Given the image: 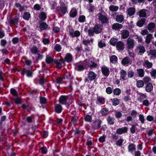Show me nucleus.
I'll list each match as a JSON object with an SVG mask.
<instances>
[{"mask_svg": "<svg viewBox=\"0 0 156 156\" xmlns=\"http://www.w3.org/2000/svg\"><path fill=\"white\" fill-rule=\"evenodd\" d=\"M116 48L118 51H122L124 49V44L121 41L117 42L116 44Z\"/></svg>", "mask_w": 156, "mask_h": 156, "instance_id": "18", "label": "nucleus"}, {"mask_svg": "<svg viewBox=\"0 0 156 156\" xmlns=\"http://www.w3.org/2000/svg\"><path fill=\"white\" fill-rule=\"evenodd\" d=\"M38 55V56L36 57H33L32 59L34 60H35L36 62H37L38 63V62L39 61L41 60L43 58V56L39 53H37V54Z\"/></svg>", "mask_w": 156, "mask_h": 156, "instance_id": "44", "label": "nucleus"}, {"mask_svg": "<svg viewBox=\"0 0 156 156\" xmlns=\"http://www.w3.org/2000/svg\"><path fill=\"white\" fill-rule=\"evenodd\" d=\"M153 87L152 84L148 83L146 84L145 87V91L148 93L151 92L153 90Z\"/></svg>", "mask_w": 156, "mask_h": 156, "instance_id": "24", "label": "nucleus"}, {"mask_svg": "<svg viewBox=\"0 0 156 156\" xmlns=\"http://www.w3.org/2000/svg\"><path fill=\"white\" fill-rule=\"evenodd\" d=\"M137 72L139 77H142L144 76L145 72L143 69L140 68L137 69Z\"/></svg>", "mask_w": 156, "mask_h": 156, "instance_id": "40", "label": "nucleus"}, {"mask_svg": "<svg viewBox=\"0 0 156 156\" xmlns=\"http://www.w3.org/2000/svg\"><path fill=\"white\" fill-rule=\"evenodd\" d=\"M9 22L11 25H18L19 23V18L17 16H16L14 18L10 17Z\"/></svg>", "mask_w": 156, "mask_h": 156, "instance_id": "15", "label": "nucleus"}, {"mask_svg": "<svg viewBox=\"0 0 156 156\" xmlns=\"http://www.w3.org/2000/svg\"><path fill=\"white\" fill-rule=\"evenodd\" d=\"M91 139L92 137L90 136L87 140L86 144L88 147H90L94 144Z\"/></svg>", "mask_w": 156, "mask_h": 156, "instance_id": "52", "label": "nucleus"}, {"mask_svg": "<svg viewBox=\"0 0 156 156\" xmlns=\"http://www.w3.org/2000/svg\"><path fill=\"white\" fill-rule=\"evenodd\" d=\"M7 43V41L6 39H4L1 40L0 41V44L1 46L5 47Z\"/></svg>", "mask_w": 156, "mask_h": 156, "instance_id": "61", "label": "nucleus"}, {"mask_svg": "<svg viewBox=\"0 0 156 156\" xmlns=\"http://www.w3.org/2000/svg\"><path fill=\"white\" fill-rule=\"evenodd\" d=\"M55 60V59H53L51 57L47 55L45 59V62L47 64H54Z\"/></svg>", "mask_w": 156, "mask_h": 156, "instance_id": "23", "label": "nucleus"}, {"mask_svg": "<svg viewBox=\"0 0 156 156\" xmlns=\"http://www.w3.org/2000/svg\"><path fill=\"white\" fill-rule=\"evenodd\" d=\"M144 83L143 81L140 80L136 81V85L137 87H142L144 86Z\"/></svg>", "mask_w": 156, "mask_h": 156, "instance_id": "49", "label": "nucleus"}, {"mask_svg": "<svg viewBox=\"0 0 156 156\" xmlns=\"http://www.w3.org/2000/svg\"><path fill=\"white\" fill-rule=\"evenodd\" d=\"M75 49L77 54L80 53V54L83 50L82 45H81L80 46L77 45L75 48Z\"/></svg>", "mask_w": 156, "mask_h": 156, "instance_id": "54", "label": "nucleus"}, {"mask_svg": "<svg viewBox=\"0 0 156 156\" xmlns=\"http://www.w3.org/2000/svg\"><path fill=\"white\" fill-rule=\"evenodd\" d=\"M40 103L42 105H45L47 104V100L46 98L40 96L39 97Z\"/></svg>", "mask_w": 156, "mask_h": 156, "instance_id": "42", "label": "nucleus"}, {"mask_svg": "<svg viewBox=\"0 0 156 156\" xmlns=\"http://www.w3.org/2000/svg\"><path fill=\"white\" fill-rule=\"evenodd\" d=\"M21 74L23 75H24L25 74L26 75L27 77H32L33 76V73L32 70L30 69L29 68H24L23 69L21 73Z\"/></svg>", "mask_w": 156, "mask_h": 156, "instance_id": "7", "label": "nucleus"}, {"mask_svg": "<svg viewBox=\"0 0 156 156\" xmlns=\"http://www.w3.org/2000/svg\"><path fill=\"white\" fill-rule=\"evenodd\" d=\"M83 64L81 61L74 63V66L75 70L79 72L83 71L85 69V67L82 64Z\"/></svg>", "mask_w": 156, "mask_h": 156, "instance_id": "6", "label": "nucleus"}, {"mask_svg": "<svg viewBox=\"0 0 156 156\" xmlns=\"http://www.w3.org/2000/svg\"><path fill=\"white\" fill-rule=\"evenodd\" d=\"M147 11V9H143L140 10L139 12V16L142 17H146L147 15L146 12Z\"/></svg>", "mask_w": 156, "mask_h": 156, "instance_id": "38", "label": "nucleus"}, {"mask_svg": "<svg viewBox=\"0 0 156 156\" xmlns=\"http://www.w3.org/2000/svg\"><path fill=\"white\" fill-rule=\"evenodd\" d=\"M68 99V96L62 95L59 97L58 101L60 104L62 105H64L67 102V100Z\"/></svg>", "mask_w": 156, "mask_h": 156, "instance_id": "12", "label": "nucleus"}, {"mask_svg": "<svg viewBox=\"0 0 156 156\" xmlns=\"http://www.w3.org/2000/svg\"><path fill=\"white\" fill-rule=\"evenodd\" d=\"M23 17L24 20L28 21L31 17V14L29 12H24L23 14Z\"/></svg>", "mask_w": 156, "mask_h": 156, "instance_id": "34", "label": "nucleus"}, {"mask_svg": "<svg viewBox=\"0 0 156 156\" xmlns=\"http://www.w3.org/2000/svg\"><path fill=\"white\" fill-rule=\"evenodd\" d=\"M115 119L112 117L109 116L107 119L108 123L110 125H113L115 122Z\"/></svg>", "mask_w": 156, "mask_h": 156, "instance_id": "28", "label": "nucleus"}, {"mask_svg": "<svg viewBox=\"0 0 156 156\" xmlns=\"http://www.w3.org/2000/svg\"><path fill=\"white\" fill-rule=\"evenodd\" d=\"M134 40L131 38H129L127 39V44L128 49H131L134 47Z\"/></svg>", "mask_w": 156, "mask_h": 156, "instance_id": "13", "label": "nucleus"}, {"mask_svg": "<svg viewBox=\"0 0 156 156\" xmlns=\"http://www.w3.org/2000/svg\"><path fill=\"white\" fill-rule=\"evenodd\" d=\"M68 8L66 4L62 2L60 4L59 12V14L63 16L67 12Z\"/></svg>", "mask_w": 156, "mask_h": 156, "instance_id": "4", "label": "nucleus"}, {"mask_svg": "<svg viewBox=\"0 0 156 156\" xmlns=\"http://www.w3.org/2000/svg\"><path fill=\"white\" fill-rule=\"evenodd\" d=\"M124 20V16L123 15H117L115 18V20L116 22L119 23H121Z\"/></svg>", "mask_w": 156, "mask_h": 156, "instance_id": "26", "label": "nucleus"}, {"mask_svg": "<svg viewBox=\"0 0 156 156\" xmlns=\"http://www.w3.org/2000/svg\"><path fill=\"white\" fill-rule=\"evenodd\" d=\"M155 27V23H154L151 22L149 23V24H148L147 29L151 31L154 29Z\"/></svg>", "mask_w": 156, "mask_h": 156, "instance_id": "48", "label": "nucleus"}, {"mask_svg": "<svg viewBox=\"0 0 156 156\" xmlns=\"http://www.w3.org/2000/svg\"><path fill=\"white\" fill-rule=\"evenodd\" d=\"M121 37L123 39L127 38L129 35V31L126 29H124L121 31Z\"/></svg>", "mask_w": 156, "mask_h": 156, "instance_id": "16", "label": "nucleus"}, {"mask_svg": "<svg viewBox=\"0 0 156 156\" xmlns=\"http://www.w3.org/2000/svg\"><path fill=\"white\" fill-rule=\"evenodd\" d=\"M63 109L60 104H56L55 105L54 110L55 112L58 114L61 113Z\"/></svg>", "mask_w": 156, "mask_h": 156, "instance_id": "14", "label": "nucleus"}, {"mask_svg": "<svg viewBox=\"0 0 156 156\" xmlns=\"http://www.w3.org/2000/svg\"><path fill=\"white\" fill-rule=\"evenodd\" d=\"M123 142V139L120 138L119 140L116 141V144L117 146H121L122 145Z\"/></svg>", "mask_w": 156, "mask_h": 156, "instance_id": "59", "label": "nucleus"}, {"mask_svg": "<svg viewBox=\"0 0 156 156\" xmlns=\"http://www.w3.org/2000/svg\"><path fill=\"white\" fill-rule=\"evenodd\" d=\"M145 65H146L148 69H150L153 66V64L152 62H150L147 60H146L144 64V66H145Z\"/></svg>", "mask_w": 156, "mask_h": 156, "instance_id": "50", "label": "nucleus"}, {"mask_svg": "<svg viewBox=\"0 0 156 156\" xmlns=\"http://www.w3.org/2000/svg\"><path fill=\"white\" fill-rule=\"evenodd\" d=\"M97 75L93 71H90L88 74L87 77L90 81L95 80Z\"/></svg>", "mask_w": 156, "mask_h": 156, "instance_id": "9", "label": "nucleus"}, {"mask_svg": "<svg viewBox=\"0 0 156 156\" xmlns=\"http://www.w3.org/2000/svg\"><path fill=\"white\" fill-rule=\"evenodd\" d=\"M105 98L103 97L98 96L97 98V101L96 103L97 104L103 105L105 103Z\"/></svg>", "mask_w": 156, "mask_h": 156, "instance_id": "17", "label": "nucleus"}, {"mask_svg": "<svg viewBox=\"0 0 156 156\" xmlns=\"http://www.w3.org/2000/svg\"><path fill=\"white\" fill-rule=\"evenodd\" d=\"M41 152L43 154H46L47 153V149L45 146H43L41 148Z\"/></svg>", "mask_w": 156, "mask_h": 156, "instance_id": "63", "label": "nucleus"}, {"mask_svg": "<svg viewBox=\"0 0 156 156\" xmlns=\"http://www.w3.org/2000/svg\"><path fill=\"white\" fill-rule=\"evenodd\" d=\"M98 15V19L101 21V23L103 24L108 23L109 20L107 15H103L101 12L99 13Z\"/></svg>", "mask_w": 156, "mask_h": 156, "instance_id": "5", "label": "nucleus"}, {"mask_svg": "<svg viewBox=\"0 0 156 156\" xmlns=\"http://www.w3.org/2000/svg\"><path fill=\"white\" fill-rule=\"evenodd\" d=\"M145 19L144 18H141L137 23L136 25L139 27H142L145 23Z\"/></svg>", "mask_w": 156, "mask_h": 156, "instance_id": "36", "label": "nucleus"}, {"mask_svg": "<svg viewBox=\"0 0 156 156\" xmlns=\"http://www.w3.org/2000/svg\"><path fill=\"white\" fill-rule=\"evenodd\" d=\"M38 23L39 24V27L41 30L40 31L45 30L48 28V25L45 22L39 21Z\"/></svg>", "mask_w": 156, "mask_h": 156, "instance_id": "11", "label": "nucleus"}, {"mask_svg": "<svg viewBox=\"0 0 156 156\" xmlns=\"http://www.w3.org/2000/svg\"><path fill=\"white\" fill-rule=\"evenodd\" d=\"M147 97V95L145 94L140 93L137 100L140 102H142L144 99H146Z\"/></svg>", "mask_w": 156, "mask_h": 156, "instance_id": "41", "label": "nucleus"}, {"mask_svg": "<svg viewBox=\"0 0 156 156\" xmlns=\"http://www.w3.org/2000/svg\"><path fill=\"white\" fill-rule=\"evenodd\" d=\"M98 45L99 48H102L106 46V44L105 43L102 42V41L101 40L99 41L98 44Z\"/></svg>", "mask_w": 156, "mask_h": 156, "instance_id": "62", "label": "nucleus"}, {"mask_svg": "<svg viewBox=\"0 0 156 156\" xmlns=\"http://www.w3.org/2000/svg\"><path fill=\"white\" fill-rule=\"evenodd\" d=\"M106 138V136L104 134L102 136L100 137L98 139V141L100 142L103 143L105 141Z\"/></svg>", "mask_w": 156, "mask_h": 156, "instance_id": "60", "label": "nucleus"}, {"mask_svg": "<svg viewBox=\"0 0 156 156\" xmlns=\"http://www.w3.org/2000/svg\"><path fill=\"white\" fill-rule=\"evenodd\" d=\"M121 93V90L118 88L115 89L113 91L114 94L116 96L119 95Z\"/></svg>", "mask_w": 156, "mask_h": 156, "instance_id": "53", "label": "nucleus"}, {"mask_svg": "<svg viewBox=\"0 0 156 156\" xmlns=\"http://www.w3.org/2000/svg\"><path fill=\"white\" fill-rule=\"evenodd\" d=\"M137 49L139 50V52L141 55L143 54L146 51L144 47L140 45H139L137 46Z\"/></svg>", "mask_w": 156, "mask_h": 156, "instance_id": "30", "label": "nucleus"}, {"mask_svg": "<svg viewBox=\"0 0 156 156\" xmlns=\"http://www.w3.org/2000/svg\"><path fill=\"white\" fill-rule=\"evenodd\" d=\"M118 60V58L115 55H112L110 58V62L112 63H115Z\"/></svg>", "mask_w": 156, "mask_h": 156, "instance_id": "51", "label": "nucleus"}, {"mask_svg": "<svg viewBox=\"0 0 156 156\" xmlns=\"http://www.w3.org/2000/svg\"><path fill=\"white\" fill-rule=\"evenodd\" d=\"M92 119V116L88 114H87L84 117V120L87 122H91Z\"/></svg>", "mask_w": 156, "mask_h": 156, "instance_id": "47", "label": "nucleus"}, {"mask_svg": "<svg viewBox=\"0 0 156 156\" xmlns=\"http://www.w3.org/2000/svg\"><path fill=\"white\" fill-rule=\"evenodd\" d=\"M123 25L119 23H114L112 26V29L115 30L119 31L123 27Z\"/></svg>", "mask_w": 156, "mask_h": 156, "instance_id": "19", "label": "nucleus"}, {"mask_svg": "<svg viewBox=\"0 0 156 156\" xmlns=\"http://www.w3.org/2000/svg\"><path fill=\"white\" fill-rule=\"evenodd\" d=\"M91 62L92 64L89 65L88 66L90 69L92 70V68H97L98 64L97 63H95L92 60L91 61Z\"/></svg>", "mask_w": 156, "mask_h": 156, "instance_id": "57", "label": "nucleus"}, {"mask_svg": "<svg viewBox=\"0 0 156 156\" xmlns=\"http://www.w3.org/2000/svg\"><path fill=\"white\" fill-rule=\"evenodd\" d=\"M38 17L40 20V21H44L47 18V15L45 12H41L39 14Z\"/></svg>", "mask_w": 156, "mask_h": 156, "instance_id": "22", "label": "nucleus"}, {"mask_svg": "<svg viewBox=\"0 0 156 156\" xmlns=\"http://www.w3.org/2000/svg\"><path fill=\"white\" fill-rule=\"evenodd\" d=\"M152 37V35L151 34H148L146 36L145 40V42L147 44H149L151 42Z\"/></svg>", "mask_w": 156, "mask_h": 156, "instance_id": "43", "label": "nucleus"}, {"mask_svg": "<svg viewBox=\"0 0 156 156\" xmlns=\"http://www.w3.org/2000/svg\"><path fill=\"white\" fill-rule=\"evenodd\" d=\"M100 112L102 116H105L109 113L108 109L106 108H102Z\"/></svg>", "mask_w": 156, "mask_h": 156, "instance_id": "37", "label": "nucleus"}, {"mask_svg": "<svg viewBox=\"0 0 156 156\" xmlns=\"http://www.w3.org/2000/svg\"><path fill=\"white\" fill-rule=\"evenodd\" d=\"M128 14L129 16L133 15L136 11L135 9L133 7H130L127 9Z\"/></svg>", "mask_w": 156, "mask_h": 156, "instance_id": "29", "label": "nucleus"}, {"mask_svg": "<svg viewBox=\"0 0 156 156\" xmlns=\"http://www.w3.org/2000/svg\"><path fill=\"white\" fill-rule=\"evenodd\" d=\"M77 11L75 7L73 8L69 13V16L71 18H74L77 15Z\"/></svg>", "mask_w": 156, "mask_h": 156, "instance_id": "20", "label": "nucleus"}, {"mask_svg": "<svg viewBox=\"0 0 156 156\" xmlns=\"http://www.w3.org/2000/svg\"><path fill=\"white\" fill-rule=\"evenodd\" d=\"M102 120L99 119H96L92 124L91 128L94 130H98L101 127Z\"/></svg>", "mask_w": 156, "mask_h": 156, "instance_id": "3", "label": "nucleus"}, {"mask_svg": "<svg viewBox=\"0 0 156 156\" xmlns=\"http://www.w3.org/2000/svg\"><path fill=\"white\" fill-rule=\"evenodd\" d=\"M103 30V26L100 24L97 23L93 27H90L89 29L88 36H94V33L98 34L101 33Z\"/></svg>", "mask_w": 156, "mask_h": 156, "instance_id": "1", "label": "nucleus"}, {"mask_svg": "<svg viewBox=\"0 0 156 156\" xmlns=\"http://www.w3.org/2000/svg\"><path fill=\"white\" fill-rule=\"evenodd\" d=\"M14 6L18 8L19 11L20 12L25 10L24 6H22L21 4L19 3L16 2L14 5Z\"/></svg>", "mask_w": 156, "mask_h": 156, "instance_id": "31", "label": "nucleus"}, {"mask_svg": "<svg viewBox=\"0 0 156 156\" xmlns=\"http://www.w3.org/2000/svg\"><path fill=\"white\" fill-rule=\"evenodd\" d=\"M73 59V55L70 53H67L65 55L64 58H61L59 61L62 62L63 64V66L66 65L65 62L70 63L72 62Z\"/></svg>", "mask_w": 156, "mask_h": 156, "instance_id": "2", "label": "nucleus"}, {"mask_svg": "<svg viewBox=\"0 0 156 156\" xmlns=\"http://www.w3.org/2000/svg\"><path fill=\"white\" fill-rule=\"evenodd\" d=\"M54 49L56 51L59 52L61 50L62 46L59 44H56L55 46Z\"/></svg>", "mask_w": 156, "mask_h": 156, "instance_id": "56", "label": "nucleus"}, {"mask_svg": "<svg viewBox=\"0 0 156 156\" xmlns=\"http://www.w3.org/2000/svg\"><path fill=\"white\" fill-rule=\"evenodd\" d=\"M128 152L132 153L136 149V145L132 143H130L128 146Z\"/></svg>", "mask_w": 156, "mask_h": 156, "instance_id": "21", "label": "nucleus"}, {"mask_svg": "<svg viewBox=\"0 0 156 156\" xmlns=\"http://www.w3.org/2000/svg\"><path fill=\"white\" fill-rule=\"evenodd\" d=\"M117 40L115 38H112L110 41V43L111 45L113 46H115L117 42Z\"/></svg>", "mask_w": 156, "mask_h": 156, "instance_id": "55", "label": "nucleus"}, {"mask_svg": "<svg viewBox=\"0 0 156 156\" xmlns=\"http://www.w3.org/2000/svg\"><path fill=\"white\" fill-rule=\"evenodd\" d=\"M128 131V128L126 127H122V128H119L117 129L116 133L121 135L123 133H127Z\"/></svg>", "mask_w": 156, "mask_h": 156, "instance_id": "10", "label": "nucleus"}, {"mask_svg": "<svg viewBox=\"0 0 156 156\" xmlns=\"http://www.w3.org/2000/svg\"><path fill=\"white\" fill-rule=\"evenodd\" d=\"M30 51L34 55L37 54L39 51L37 47L35 45H34L30 49Z\"/></svg>", "mask_w": 156, "mask_h": 156, "instance_id": "33", "label": "nucleus"}, {"mask_svg": "<svg viewBox=\"0 0 156 156\" xmlns=\"http://www.w3.org/2000/svg\"><path fill=\"white\" fill-rule=\"evenodd\" d=\"M101 71L102 74L105 76L108 77L110 74L109 69L107 66H104L101 67Z\"/></svg>", "mask_w": 156, "mask_h": 156, "instance_id": "8", "label": "nucleus"}, {"mask_svg": "<svg viewBox=\"0 0 156 156\" xmlns=\"http://www.w3.org/2000/svg\"><path fill=\"white\" fill-rule=\"evenodd\" d=\"M134 74V72L132 70L129 71L127 73L128 77L130 78H132Z\"/></svg>", "mask_w": 156, "mask_h": 156, "instance_id": "64", "label": "nucleus"}, {"mask_svg": "<svg viewBox=\"0 0 156 156\" xmlns=\"http://www.w3.org/2000/svg\"><path fill=\"white\" fill-rule=\"evenodd\" d=\"M129 58L128 56L126 57L123 58L121 61V63L123 65H126L129 63Z\"/></svg>", "mask_w": 156, "mask_h": 156, "instance_id": "39", "label": "nucleus"}, {"mask_svg": "<svg viewBox=\"0 0 156 156\" xmlns=\"http://www.w3.org/2000/svg\"><path fill=\"white\" fill-rule=\"evenodd\" d=\"M120 77L122 80L124 81L126 80L125 78L126 77L127 73L125 70L124 69H122L120 72Z\"/></svg>", "mask_w": 156, "mask_h": 156, "instance_id": "35", "label": "nucleus"}, {"mask_svg": "<svg viewBox=\"0 0 156 156\" xmlns=\"http://www.w3.org/2000/svg\"><path fill=\"white\" fill-rule=\"evenodd\" d=\"M111 100L112 101V105L113 106H116L119 104V100L117 98H114L113 99H111Z\"/></svg>", "mask_w": 156, "mask_h": 156, "instance_id": "32", "label": "nucleus"}, {"mask_svg": "<svg viewBox=\"0 0 156 156\" xmlns=\"http://www.w3.org/2000/svg\"><path fill=\"white\" fill-rule=\"evenodd\" d=\"M28 123H32L35 122V117L34 116L31 115L27 116L25 120Z\"/></svg>", "mask_w": 156, "mask_h": 156, "instance_id": "25", "label": "nucleus"}, {"mask_svg": "<svg viewBox=\"0 0 156 156\" xmlns=\"http://www.w3.org/2000/svg\"><path fill=\"white\" fill-rule=\"evenodd\" d=\"M54 63L56 64V68L59 69H61L62 66H64L63 63L59 61L58 62V59H55Z\"/></svg>", "mask_w": 156, "mask_h": 156, "instance_id": "27", "label": "nucleus"}, {"mask_svg": "<svg viewBox=\"0 0 156 156\" xmlns=\"http://www.w3.org/2000/svg\"><path fill=\"white\" fill-rule=\"evenodd\" d=\"M119 8V6H118L111 5L109 7V9L111 11L116 12L118 10Z\"/></svg>", "mask_w": 156, "mask_h": 156, "instance_id": "46", "label": "nucleus"}, {"mask_svg": "<svg viewBox=\"0 0 156 156\" xmlns=\"http://www.w3.org/2000/svg\"><path fill=\"white\" fill-rule=\"evenodd\" d=\"M86 17L84 15H80L78 19V21L80 23H83L85 21Z\"/></svg>", "mask_w": 156, "mask_h": 156, "instance_id": "58", "label": "nucleus"}, {"mask_svg": "<svg viewBox=\"0 0 156 156\" xmlns=\"http://www.w3.org/2000/svg\"><path fill=\"white\" fill-rule=\"evenodd\" d=\"M78 118L77 116L75 114L73 116H72L71 118V122L74 125H75L76 124L77 122Z\"/></svg>", "mask_w": 156, "mask_h": 156, "instance_id": "45", "label": "nucleus"}]
</instances>
